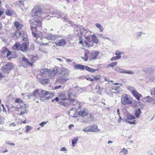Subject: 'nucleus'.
Segmentation results:
<instances>
[{"mask_svg": "<svg viewBox=\"0 0 155 155\" xmlns=\"http://www.w3.org/2000/svg\"><path fill=\"white\" fill-rule=\"evenodd\" d=\"M141 112V110L140 109L138 108V109L135 111V115L137 117H138L140 115Z\"/></svg>", "mask_w": 155, "mask_h": 155, "instance_id": "nucleus-31", "label": "nucleus"}, {"mask_svg": "<svg viewBox=\"0 0 155 155\" xmlns=\"http://www.w3.org/2000/svg\"><path fill=\"white\" fill-rule=\"evenodd\" d=\"M26 130L25 132L27 133L29 132L32 129V128L29 126H27L25 127Z\"/></svg>", "mask_w": 155, "mask_h": 155, "instance_id": "nucleus-38", "label": "nucleus"}, {"mask_svg": "<svg viewBox=\"0 0 155 155\" xmlns=\"http://www.w3.org/2000/svg\"><path fill=\"white\" fill-rule=\"evenodd\" d=\"M14 25L16 30L13 32L12 36L16 39L18 38L21 36V30L23 27V25L18 21H15L14 22Z\"/></svg>", "mask_w": 155, "mask_h": 155, "instance_id": "nucleus-2", "label": "nucleus"}, {"mask_svg": "<svg viewBox=\"0 0 155 155\" xmlns=\"http://www.w3.org/2000/svg\"><path fill=\"white\" fill-rule=\"evenodd\" d=\"M26 109V107L25 106H22L20 107H16L15 109V110L16 111L20 112V113H18V114L20 115H21L27 113Z\"/></svg>", "mask_w": 155, "mask_h": 155, "instance_id": "nucleus-12", "label": "nucleus"}, {"mask_svg": "<svg viewBox=\"0 0 155 155\" xmlns=\"http://www.w3.org/2000/svg\"><path fill=\"white\" fill-rule=\"evenodd\" d=\"M74 68L75 69H80L81 70H83L85 69L86 71L91 73H94L97 70V69L91 68L87 66H84L81 64L74 65Z\"/></svg>", "mask_w": 155, "mask_h": 155, "instance_id": "nucleus-9", "label": "nucleus"}, {"mask_svg": "<svg viewBox=\"0 0 155 155\" xmlns=\"http://www.w3.org/2000/svg\"><path fill=\"white\" fill-rule=\"evenodd\" d=\"M29 45L28 42H24L21 45L19 42H17L12 46V48L14 50L25 51L28 50V48Z\"/></svg>", "mask_w": 155, "mask_h": 155, "instance_id": "nucleus-4", "label": "nucleus"}, {"mask_svg": "<svg viewBox=\"0 0 155 155\" xmlns=\"http://www.w3.org/2000/svg\"><path fill=\"white\" fill-rule=\"evenodd\" d=\"M123 54V52L120 51H116L115 53V54L117 55V56H121V54Z\"/></svg>", "mask_w": 155, "mask_h": 155, "instance_id": "nucleus-39", "label": "nucleus"}, {"mask_svg": "<svg viewBox=\"0 0 155 155\" xmlns=\"http://www.w3.org/2000/svg\"><path fill=\"white\" fill-rule=\"evenodd\" d=\"M7 151H8V150L6 149L5 150L3 151L2 152L5 153V152H7Z\"/></svg>", "mask_w": 155, "mask_h": 155, "instance_id": "nucleus-57", "label": "nucleus"}, {"mask_svg": "<svg viewBox=\"0 0 155 155\" xmlns=\"http://www.w3.org/2000/svg\"><path fill=\"white\" fill-rule=\"evenodd\" d=\"M117 84H117H118V83H116V84Z\"/></svg>", "mask_w": 155, "mask_h": 155, "instance_id": "nucleus-62", "label": "nucleus"}, {"mask_svg": "<svg viewBox=\"0 0 155 155\" xmlns=\"http://www.w3.org/2000/svg\"><path fill=\"white\" fill-rule=\"evenodd\" d=\"M56 45L58 46H62L66 43V40L64 39L58 40L54 42Z\"/></svg>", "mask_w": 155, "mask_h": 155, "instance_id": "nucleus-19", "label": "nucleus"}, {"mask_svg": "<svg viewBox=\"0 0 155 155\" xmlns=\"http://www.w3.org/2000/svg\"><path fill=\"white\" fill-rule=\"evenodd\" d=\"M14 64L11 62H8L2 66L1 70L4 74H8L14 68Z\"/></svg>", "mask_w": 155, "mask_h": 155, "instance_id": "nucleus-7", "label": "nucleus"}, {"mask_svg": "<svg viewBox=\"0 0 155 155\" xmlns=\"http://www.w3.org/2000/svg\"><path fill=\"white\" fill-rule=\"evenodd\" d=\"M81 108V106H79V107H78V109H79V108Z\"/></svg>", "mask_w": 155, "mask_h": 155, "instance_id": "nucleus-60", "label": "nucleus"}, {"mask_svg": "<svg viewBox=\"0 0 155 155\" xmlns=\"http://www.w3.org/2000/svg\"><path fill=\"white\" fill-rule=\"evenodd\" d=\"M150 155H152V153Z\"/></svg>", "mask_w": 155, "mask_h": 155, "instance_id": "nucleus-63", "label": "nucleus"}, {"mask_svg": "<svg viewBox=\"0 0 155 155\" xmlns=\"http://www.w3.org/2000/svg\"><path fill=\"white\" fill-rule=\"evenodd\" d=\"M91 38L93 43L94 42L96 44H98L99 42V40L94 34L91 35Z\"/></svg>", "mask_w": 155, "mask_h": 155, "instance_id": "nucleus-26", "label": "nucleus"}, {"mask_svg": "<svg viewBox=\"0 0 155 155\" xmlns=\"http://www.w3.org/2000/svg\"><path fill=\"white\" fill-rule=\"evenodd\" d=\"M117 61H115L114 62H112L111 63L107 65V67H113L115 66L117 64Z\"/></svg>", "mask_w": 155, "mask_h": 155, "instance_id": "nucleus-35", "label": "nucleus"}, {"mask_svg": "<svg viewBox=\"0 0 155 155\" xmlns=\"http://www.w3.org/2000/svg\"><path fill=\"white\" fill-rule=\"evenodd\" d=\"M74 126V125L73 124H70L69 126V128L71 129L72 127H73Z\"/></svg>", "mask_w": 155, "mask_h": 155, "instance_id": "nucleus-51", "label": "nucleus"}, {"mask_svg": "<svg viewBox=\"0 0 155 155\" xmlns=\"http://www.w3.org/2000/svg\"><path fill=\"white\" fill-rule=\"evenodd\" d=\"M79 43L81 44L84 47H89L93 46V42L89 37H86L85 40L83 41L82 39L80 37L79 39Z\"/></svg>", "mask_w": 155, "mask_h": 155, "instance_id": "nucleus-8", "label": "nucleus"}, {"mask_svg": "<svg viewBox=\"0 0 155 155\" xmlns=\"http://www.w3.org/2000/svg\"><path fill=\"white\" fill-rule=\"evenodd\" d=\"M112 143V141H110V140H109L108 142V143Z\"/></svg>", "mask_w": 155, "mask_h": 155, "instance_id": "nucleus-56", "label": "nucleus"}, {"mask_svg": "<svg viewBox=\"0 0 155 155\" xmlns=\"http://www.w3.org/2000/svg\"><path fill=\"white\" fill-rule=\"evenodd\" d=\"M58 97L60 100L59 102L60 105L64 106H67L68 105L69 103L68 101H64L68 100V98L65 94L61 93L58 95Z\"/></svg>", "mask_w": 155, "mask_h": 155, "instance_id": "nucleus-10", "label": "nucleus"}, {"mask_svg": "<svg viewBox=\"0 0 155 155\" xmlns=\"http://www.w3.org/2000/svg\"><path fill=\"white\" fill-rule=\"evenodd\" d=\"M46 38L48 40H52L54 38V36L51 34H49L47 35Z\"/></svg>", "mask_w": 155, "mask_h": 155, "instance_id": "nucleus-32", "label": "nucleus"}, {"mask_svg": "<svg viewBox=\"0 0 155 155\" xmlns=\"http://www.w3.org/2000/svg\"><path fill=\"white\" fill-rule=\"evenodd\" d=\"M15 102L18 104H23V101L20 98H17L15 100Z\"/></svg>", "mask_w": 155, "mask_h": 155, "instance_id": "nucleus-34", "label": "nucleus"}, {"mask_svg": "<svg viewBox=\"0 0 155 155\" xmlns=\"http://www.w3.org/2000/svg\"><path fill=\"white\" fill-rule=\"evenodd\" d=\"M61 150L62 151H66L67 150L65 147H64L61 149Z\"/></svg>", "mask_w": 155, "mask_h": 155, "instance_id": "nucleus-49", "label": "nucleus"}, {"mask_svg": "<svg viewBox=\"0 0 155 155\" xmlns=\"http://www.w3.org/2000/svg\"><path fill=\"white\" fill-rule=\"evenodd\" d=\"M122 120V118L120 116H119V119L118 120V123H120V122H121Z\"/></svg>", "mask_w": 155, "mask_h": 155, "instance_id": "nucleus-47", "label": "nucleus"}, {"mask_svg": "<svg viewBox=\"0 0 155 155\" xmlns=\"http://www.w3.org/2000/svg\"><path fill=\"white\" fill-rule=\"evenodd\" d=\"M131 93L138 101H140V98L142 97V95L141 94L139 93L136 90H133L131 91Z\"/></svg>", "mask_w": 155, "mask_h": 155, "instance_id": "nucleus-17", "label": "nucleus"}, {"mask_svg": "<svg viewBox=\"0 0 155 155\" xmlns=\"http://www.w3.org/2000/svg\"><path fill=\"white\" fill-rule=\"evenodd\" d=\"M8 143V144H9L11 146H14L15 144L14 143Z\"/></svg>", "mask_w": 155, "mask_h": 155, "instance_id": "nucleus-52", "label": "nucleus"}, {"mask_svg": "<svg viewBox=\"0 0 155 155\" xmlns=\"http://www.w3.org/2000/svg\"><path fill=\"white\" fill-rule=\"evenodd\" d=\"M121 58V56H117L115 57H113L111 58V61H115L120 59Z\"/></svg>", "mask_w": 155, "mask_h": 155, "instance_id": "nucleus-37", "label": "nucleus"}, {"mask_svg": "<svg viewBox=\"0 0 155 155\" xmlns=\"http://www.w3.org/2000/svg\"><path fill=\"white\" fill-rule=\"evenodd\" d=\"M27 2V0H19L18 1V5L20 7H24L25 4Z\"/></svg>", "mask_w": 155, "mask_h": 155, "instance_id": "nucleus-28", "label": "nucleus"}, {"mask_svg": "<svg viewBox=\"0 0 155 155\" xmlns=\"http://www.w3.org/2000/svg\"><path fill=\"white\" fill-rule=\"evenodd\" d=\"M105 80L106 81H107V80L106 79H105Z\"/></svg>", "mask_w": 155, "mask_h": 155, "instance_id": "nucleus-61", "label": "nucleus"}, {"mask_svg": "<svg viewBox=\"0 0 155 155\" xmlns=\"http://www.w3.org/2000/svg\"><path fill=\"white\" fill-rule=\"evenodd\" d=\"M4 14V9H2L0 10V16Z\"/></svg>", "mask_w": 155, "mask_h": 155, "instance_id": "nucleus-45", "label": "nucleus"}, {"mask_svg": "<svg viewBox=\"0 0 155 155\" xmlns=\"http://www.w3.org/2000/svg\"><path fill=\"white\" fill-rule=\"evenodd\" d=\"M61 87V86L60 85L59 86H55L54 87V89L55 90L58 89Z\"/></svg>", "mask_w": 155, "mask_h": 155, "instance_id": "nucleus-46", "label": "nucleus"}, {"mask_svg": "<svg viewBox=\"0 0 155 155\" xmlns=\"http://www.w3.org/2000/svg\"><path fill=\"white\" fill-rule=\"evenodd\" d=\"M88 132H97L100 131L98 128V126L96 125H93L91 126L86 128Z\"/></svg>", "mask_w": 155, "mask_h": 155, "instance_id": "nucleus-18", "label": "nucleus"}, {"mask_svg": "<svg viewBox=\"0 0 155 155\" xmlns=\"http://www.w3.org/2000/svg\"><path fill=\"white\" fill-rule=\"evenodd\" d=\"M22 59V60L26 64L31 66H33V64L35 62V61H32L31 62H30L28 59L26 58L25 57V56L23 57Z\"/></svg>", "mask_w": 155, "mask_h": 155, "instance_id": "nucleus-24", "label": "nucleus"}, {"mask_svg": "<svg viewBox=\"0 0 155 155\" xmlns=\"http://www.w3.org/2000/svg\"><path fill=\"white\" fill-rule=\"evenodd\" d=\"M11 59H12V58L11 57H9L8 58V59L9 60H11Z\"/></svg>", "mask_w": 155, "mask_h": 155, "instance_id": "nucleus-59", "label": "nucleus"}, {"mask_svg": "<svg viewBox=\"0 0 155 155\" xmlns=\"http://www.w3.org/2000/svg\"><path fill=\"white\" fill-rule=\"evenodd\" d=\"M1 51L2 53L3 54H5L7 52L6 56L7 57H8L11 54V52L7 48H2Z\"/></svg>", "mask_w": 155, "mask_h": 155, "instance_id": "nucleus-23", "label": "nucleus"}, {"mask_svg": "<svg viewBox=\"0 0 155 155\" xmlns=\"http://www.w3.org/2000/svg\"><path fill=\"white\" fill-rule=\"evenodd\" d=\"M64 71L61 72V74L62 76H61V78L59 79L58 80H57V81L61 83H62V82H65L68 79L67 78H66L63 77L64 76H68V73H64Z\"/></svg>", "mask_w": 155, "mask_h": 155, "instance_id": "nucleus-20", "label": "nucleus"}, {"mask_svg": "<svg viewBox=\"0 0 155 155\" xmlns=\"http://www.w3.org/2000/svg\"><path fill=\"white\" fill-rule=\"evenodd\" d=\"M79 31L80 32L81 34V35H84V33H85L87 32L86 30H85L84 28L83 27H82L80 28Z\"/></svg>", "mask_w": 155, "mask_h": 155, "instance_id": "nucleus-30", "label": "nucleus"}, {"mask_svg": "<svg viewBox=\"0 0 155 155\" xmlns=\"http://www.w3.org/2000/svg\"><path fill=\"white\" fill-rule=\"evenodd\" d=\"M95 26L96 27L99 29L100 31L101 32H102L103 31V28L100 24L96 23L95 24Z\"/></svg>", "mask_w": 155, "mask_h": 155, "instance_id": "nucleus-36", "label": "nucleus"}, {"mask_svg": "<svg viewBox=\"0 0 155 155\" xmlns=\"http://www.w3.org/2000/svg\"><path fill=\"white\" fill-rule=\"evenodd\" d=\"M42 10L39 5H36L31 11V16L34 17V20L36 23L32 22L31 24V29L32 31V35L35 38L39 36V34L37 30L38 28L41 30L42 28L43 19L41 18V15L42 14Z\"/></svg>", "mask_w": 155, "mask_h": 155, "instance_id": "nucleus-1", "label": "nucleus"}, {"mask_svg": "<svg viewBox=\"0 0 155 155\" xmlns=\"http://www.w3.org/2000/svg\"><path fill=\"white\" fill-rule=\"evenodd\" d=\"M118 72L121 73L128 74H134V71H126L123 69L119 68L117 70Z\"/></svg>", "mask_w": 155, "mask_h": 155, "instance_id": "nucleus-21", "label": "nucleus"}, {"mask_svg": "<svg viewBox=\"0 0 155 155\" xmlns=\"http://www.w3.org/2000/svg\"><path fill=\"white\" fill-rule=\"evenodd\" d=\"M59 98L58 97H56V98H54L53 99H52L51 100V101L52 102H54V101H56V102H58L59 101Z\"/></svg>", "mask_w": 155, "mask_h": 155, "instance_id": "nucleus-42", "label": "nucleus"}, {"mask_svg": "<svg viewBox=\"0 0 155 155\" xmlns=\"http://www.w3.org/2000/svg\"><path fill=\"white\" fill-rule=\"evenodd\" d=\"M92 77H93V78L90 77L85 78L87 80L89 81L92 82L94 81L96 82L100 80L102 77L99 74L95 75H92Z\"/></svg>", "mask_w": 155, "mask_h": 155, "instance_id": "nucleus-14", "label": "nucleus"}, {"mask_svg": "<svg viewBox=\"0 0 155 155\" xmlns=\"http://www.w3.org/2000/svg\"><path fill=\"white\" fill-rule=\"evenodd\" d=\"M68 100L70 103L74 106L79 105L80 102L76 100L77 95L72 92H69L68 95Z\"/></svg>", "mask_w": 155, "mask_h": 155, "instance_id": "nucleus-6", "label": "nucleus"}, {"mask_svg": "<svg viewBox=\"0 0 155 155\" xmlns=\"http://www.w3.org/2000/svg\"><path fill=\"white\" fill-rule=\"evenodd\" d=\"M135 118L134 115L129 114L127 117V120H128L126 121V122L130 124H135L136 123Z\"/></svg>", "mask_w": 155, "mask_h": 155, "instance_id": "nucleus-13", "label": "nucleus"}, {"mask_svg": "<svg viewBox=\"0 0 155 155\" xmlns=\"http://www.w3.org/2000/svg\"><path fill=\"white\" fill-rule=\"evenodd\" d=\"M2 28V24L1 22H0V30H1Z\"/></svg>", "mask_w": 155, "mask_h": 155, "instance_id": "nucleus-50", "label": "nucleus"}, {"mask_svg": "<svg viewBox=\"0 0 155 155\" xmlns=\"http://www.w3.org/2000/svg\"><path fill=\"white\" fill-rule=\"evenodd\" d=\"M39 49L40 51H42L45 53H47V49L45 47L44 45H40L39 48Z\"/></svg>", "mask_w": 155, "mask_h": 155, "instance_id": "nucleus-27", "label": "nucleus"}, {"mask_svg": "<svg viewBox=\"0 0 155 155\" xmlns=\"http://www.w3.org/2000/svg\"><path fill=\"white\" fill-rule=\"evenodd\" d=\"M42 15H44L43 17H41V18L43 19V20L44 19L47 18V17L49 16V15H48L43 13H42Z\"/></svg>", "mask_w": 155, "mask_h": 155, "instance_id": "nucleus-40", "label": "nucleus"}, {"mask_svg": "<svg viewBox=\"0 0 155 155\" xmlns=\"http://www.w3.org/2000/svg\"><path fill=\"white\" fill-rule=\"evenodd\" d=\"M98 54V51H92L91 52H86L84 54V57H82L81 58L85 61H87L88 58L91 61L96 59Z\"/></svg>", "mask_w": 155, "mask_h": 155, "instance_id": "nucleus-3", "label": "nucleus"}, {"mask_svg": "<svg viewBox=\"0 0 155 155\" xmlns=\"http://www.w3.org/2000/svg\"><path fill=\"white\" fill-rule=\"evenodd\" d=\"M10 125H12L13 126H16L15 124V123H11L10 124Z\"/></svg>", "mask_w": 155, "mask_h": 155, "instance_id": "nucleus-53", "label": "nucleus"}, {"mask_svg": "<svg viewBox=\"0 0 155 155\" xmlns=\"http://www.w3.org/2000/svg\"><path fill=\"white\" fill-rule=\"evenodd\" d=\"M133 98L130 96L124 94L122 96L121 102L124 105L131 104L133 103Z\"/></svg>", "mask_w": 155, "mask_h": 155, "instance_id": "nucleus-5", "label": "nucleus"}, {"mask_svg": "<svg viewBox=\"0 0 155 155\" xmlns=\"http://www.w3.org/2000/svg\"><path fill=\"white\" fill-rule=\"evenodd\" d=\"M47 121V122H43L39 124V125L41 126V127H43L44 126L45 124Z\"/></svg>", "mask_w": 155, "mask_h": 155, "instance_id": "nucleus-44", "label": "nucleus"}, {"mask_svg": "<svg viewBox=\"0 0 155 155\" xmlns=\"http://www.w3.org/2000/svg\"><path fill=\"white\" fill-rule=\"evenodd\" d=\"M15 12L10 8L6 9L5 11V15L10 16H12L15 13Z\"/></svg>", "mask_w": 155, "mask_h": 155, "instance_id": "nucleus-22", "label": "nucleus"}, {"mask_svg": "<svg viewBox=\"0 0 155 155\" xmlns=\"http://www.w3.org/2000/svg\"><path fill=\"white\" fill-rule=\"evenodd\" d=\"M3 77H4L2 74L1 73H0V78H3Z\"/></svg>", "mask_w": 155, "mask_h": 155, "instance_id": "nucleus-54", "label": "nucleus"}, {"mask_svg": "<svg viewBox=\"0 0 155 155\" xmlns=\"http://www.w3.org/2000/svg\"><path fill=\"white\" fill-rule=\"evenodd\" d=\"M54 94H53L52 93H50L49 94V95L48 97H46V99H51L54 96Z\"/></svg>", "mask_w": 155, "mask_h": 155, "instance_id": "nucleus-41", "label": "nucleus"}, {"mask_svg": "<svg viewBox=\"0 0 155 155\" xmlns=\"http://www.w3.org/2000/svg\"><path fill=\"white\" fill-rule=\"evenodd\" d=\"M48 77H37L38 81L41 84L43 85H45L47 84L49 82V79Z\"/></svg>", "mask_w": 155, "mask_h": 155, "instance_id": "nucleus-16", "label": "nucleus"}, {"mask_svg": "<svg viewBox=\"0 0 155 155\" xmlns=\"http://www.w3.org/2000/svg\"><path fill=\"white\" fill-rule=\"evenodd\" d=\"M49 94L48 92L44 90H42L41 91V93L39 94V97L41 99Z\"/></svg>", "mask_w": 155, "mask_h": 155, "instance_id": "nucleus-25", "label": "nucleus"}, {"mask_svg": "<svg viewBox=\"0 0 155 155\" xmlns=\"http://www.w3.org/2000/svg\"><path fill=\"white\" fill-rule=\"evenodd\" d=\"M66 0L67 1V2L68 3H69L70 2V1H69V0Z\"/></svg>", "mask_w": 155, "mask_h": 155, "instance_id": "nucleus-58", "label": "nucleus"}, {"mask_svg": "<svg viewBox=\"0 0 155 155\" xmlns=\"http://www.w3.org/2000/svg\"><path fill=\"white\" fill-rule=\"evenodd\" d=\"M38 91L37 90H35L34 91L32 92V95L34 96H35L38 93Z\"/></svg>", "mask_w": 155, "mask_h": 155, "instance_id": "nucleus-43", "label": "nucleus"}, {"mask_svg": "<svg viewBox=\"0 0 155 155\" xmlns=\"http://www.w3.org/2000/svg\"><path fill=\"white\" fill-rule=\"evenodd\" d=\"M96 89H98L99 90L101 89V87H100V86L99 85H97L96 87Z\"/></svg>", "mask_w": 155, "mask_h": 155, "instance_id": "nucleus-48", "label": "nucleus"}, {"mask_svg": "<svg viewBox=\"0 0 155 155\" xmlns=\"http://www.w3.org/2000/svg\"><path fill=\"white\" fill-rule=\"evenodd\" d=\"M78 115L79 116L81 117H84L88 115V111L86 108L81 110L78 112Z\"/></svg>", "mask_w": 155, "mask_h": 155, "instance_id": "nucleus-15", "label": "nucleus"}, {"mask_svg": "<svg viewBox=\"0 0 155 155\" xmlns=\"http://www.w3.org/2000/svg\"><path fill=\"white\" fill-rule=\"evenodd\" d=\"M50 71L47 68L41 69L40 71V74L41 77H49L51 73Z\"/></svg>", "mask_w": 155, "mask_h": 155, "instance_id": "nucleus-11", "label": "nucleus"}, {"mask_svg": "<svg viewBox=\"0 0 155 155\" xmlns=\"http://www.w3.org/2000/svg\"><path fill=\"white\" fill-rule=\"evenodd\" d=\"M22 123L23 124H25L26 123V120H25L24 121H22Z\"/></svg>", "mask_w": 155, "mask_h": 155, "instance_id": "nucleus-55", "label": "nucleus"}, {"mask_svg": "<svg viewBox=\"0 0 155 155\" xmlns=\"http://www.w3.org/2000/svg\"><path fill=\"white\" fill-rule=\"evenodd\" d=\"M128 150L124 148H123L120 152V154L121 155H126L127 154Z\"/></svg>", "mask_w": 155, "mask_h": 155, "instance_id": "nucleus-29", "label": "nucleus"}, {"mask_svg": "<svg viewBox=\"0 0 155 155\" xmlns=\"http://www.w3.org/2000/svg\"><path fill=\"white\" fill-rule=\"evenodd\" d=\"M78 140V137H74L73 138V139L72 140V145L73 147H74L75 144L76 143H77V141Z\"/></svg>", "mask_w": 155, "mask_h": 155, "instance_id": "nucleus-33", "label": "nucleus"}]
</instances>
